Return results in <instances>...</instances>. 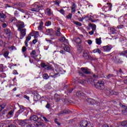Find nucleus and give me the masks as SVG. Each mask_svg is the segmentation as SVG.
Here are the masks:
<instances>
[{"label": "nucleus", "instance_id": "1", "mask_svg": "<svg viewBox=\"0 0 127 127\" xmlns=\"http://www.w3.org/2000/svg\"><path fill=\"white\" fill-rule=\"evenodd\" d=\"M37 3H36L32 5L33 8L31 9V11L38 12L40 10V7H43L44 6V5H38Z\"/></svg>", "mask_w": 127, "mask_h": 127}, {"label": "nucleus", "instance_id": "2", "mask_svg": "<svg viewBox=\"0 0 127 127\" xmlns=\"http://www.w3.org/2000/svg\"><path fill=\"white\" fill-rule=\"evenodd\" d=\"M18 124L19 126H21L22 127H24L26 125L28 124H30V120L28 121L27 120H19Z\"/></svg>", "mask_w": 127, "mask_h": 127}, {"label": "nucleus", "instance_id": "3", "mask_svg": "<svg viewBox=\"0 0 127 127\" xmlns=\"http://www.w3.org/2000/svg\"><path fill=\"white\" fill-rule=\"evenodd\" d=\"M18 31H20V39H22L26 35V29L25 28L18 30Z\"/></svg>", "mask_w": 127, "mask_h": 127}, {"label": "nucleus", "instance_id": "4", "mask_svg": "<svg viewBox=\"0 0 127 127\" xmlns=\"http://www.w3.org/2000/svg\"><path fill=\"white\" fill-rule=\"evenodd\" d=\"M90 125L92 124H91V123L87 122L86 121H82L80 123V126L81 127H89V126L91 127Z\"/></svg>", "mask_w": 127, "mask_h": 127}, {"label": "nucleus", "instance_id": "5", "mask_svg": "<svg viewBox=\"0 0 127 127\" xmlns=\"http://www.w3.org/2000/svg\"><path fill=\"white\" fill-rule=\"evenodd\" d=\"M112 48H113V47H112V45H108L102 47L104 52H109V51H111L112 50Z\"/></svg>", "mask_w": 127, "mask_h": 127}, {"label": "nucleus", "instance_id": "6", "mask_svg": "<svg viewBox=\"0 0 127 127\" xmlns=\"http://www.w3.org/2000/svg\"><path fill=\"white\" fill-rule=\"evenodd\" d=\"M118 20L120 23H122L125 26L127 27V21H126V19H124V18H122V17H120L119 18Z\"/></svg>", "mask_w": 127, "mask_h": 127}, {"label": "nucleus", "instance_id": "7", "mask_svg": "<svg viewBox=\"0 0 127 127\" xmlns=\"http://www.w3.org/2000/svg\"><path fill=\"white\" fill-rule=\"evenodd\" d=\"M17 26L18 27V31L23 29L24 27V23H23V22H20L17 24Z\"/></svg>", "mask_w": 127, "mask_h": 127}, {"label": "nucleus", "instance_id": "8", "mask_svg": "<svg viewBox=\"0 0 127 127\" xmlns=\"http://www.w3.org/2000/svg\"><path fill=\"white\" fill-rule=\"evenodd\" d=\"M46 14L49 16L52 15L53 14V12L51 11V9L47 8L46 10Z\"/></svg>", "mask_w": 127, "mask_h": 127}, {"label": "nucleus", "instance_id": "9", "mask_svg": "<svg viewBox=\"0 0 127 127\" xmlns=\"http://www.w3.org/2000/svg\"><path fill=\"white\" fill-rule=\"evenodd\" d=\"M105 83L104 81H99L96 83L97 86L99 87V88H103L104 86Z\"/></svg>", "mask_w": 127, "mask_h": 127}, {"label": "nucleus", "instance_id": "10", "mask_svg": "<svg viewBox=\"0 0 127 127\" xmlns=\"http://www.w3.org/2000/svg\"><path fill=\"white\" fill-rule=\"evenodd\" d=\"M70 8L71 9V12H76V4L75 3H72Z\"/></svg>", "mask_w": 127, "mask_h": 127}, {"label": "nucleus", "instance_id": "11", "mask_svg": "<svg viewBox=\"0 0 127 127\" xmlns=\"http://www.w3.org/2000/svg\"><path fill=\"white\" fill-rule=\"evenodd\" d=\"M81 71H82L83 73H84V74H90V73H91L90 70L86 68H84V67H82L81 68Z\"/></svg>", "mask_w": 127, "mask_h": 127}, {"label": "nucleus", "instance_id": "12", "mask_svg": "<svg viewBox=\"0 0 127 127\" xmlns=\"http://www.w3.org/2000/svg\"><path fill=\"white\" fill-rule=\"evenodd\" d=\"M6 18V16L4 14L0 13V21L3 22L4 21V19Z\"/></svg>", "mask_w": 127, "mask_h": 127}, {"label": "nucleus", "instance_id": "13", "mask_svg": "<svg viewBox=\"0 0 127 127\" xmlns=\"http://www.w3.org/2000/svg\"><path fill=\"white\" fill-rule=\"evenodd\" d=\"M30 39H31V36H30V35L26 37V41H25V46H26V47L28 46V44L27 43L28 42V41H29V40H30Z\"/></svg>", "mask_w": 127, "mask_h": 127}, {"label": "nucleus", "instance_id": "14", "mask_svg": "<svg viewBox=\"0 0 127 127\" xmlns=\"http://www.w3.org/2000/svg\"><path fill=\"white\" fill-rule=\"evenodd\" d=\"M30 122H31V121H34V122H36V121H38V117L37 116H32L30 117Z\"/></svg>", "mask_w": 127, "mask_h": 127}, {"label": "nucleus", "instance_id": "15", "mask_svg": "<svg viewBox=\"0 0 127 127\" xmlns=\"http://www.w3.org/2000/svg\"><path fill=\"white\" fill-rule=\"evenodd\" d=\"M11 33V32L10 31V30L8 29H5L4 30V34L6 35L7 36H10Z\"/></svg>", "mask_w": 127, "mask_h": 127}, {"label": "nucleus", "instance_id": "16", "mask_svg": "<svg viewBox=\"0 0 127 127\" xmlns=\"http://www.w3.org/2000/svg\"><path fill=\"white\" fill-rule=\"evenodd\" d=\"M55 100L56 101V102H59V101H60V95L57 94H55Z\"/></svg>", "mask_w": 127, "mask_h": 127}, {"label": "nucleus", "instance_id": "17", "mask_svg": "<svg viewBox=\"0 0 127 127\" xmlns=\"http://www.w3.org/2000/svg\"><path fill=\"white\" fill-rule=\"evenodd\" d=\"M96 43L98 45H100L102 43V38H96Z\"/></svg>", "mask_w": 127, "mask_h": 127}, {"label": "nucleus", "instance_id": "18", "mask_svg": "<svg viewBox=\"0 0 127 127\" xmlns=\"http://www.w3.org/2000/svg\"><path fill=\"white\" fill-rule=\"evenodd\" d=\"M110 31L111 33L113 34H115V33H118V31L116 29V28L112 27L110 28Z\"/></svg>", "mask_w": 127, "mask_h": 127}, {"label": "nucleus", "instance_id": "19", "mask_svg": "<svg viewBox=\"0 0 127 127\" xmlns=\"http://www.w3.org/2000/svg\"><path fill=\"white\" fill-rule=\"evenodd\" d=\"M36 55V52H35V50L33 51L31 53V56L33 58H34V59H35V57H37V55Z\"/></svg>", "mask_w": 127, "mask_h": 127}, {"label": "nucleus", "instance_id": "20", "mask_svg": "<svg viewBox=\"0 0 127 127\" xmlns=\"http://www.w3.org/2000/svg\"><path fill=\"white\" fill-rule=\"evenodd\" d=\"M93 53H99V54H101L102 53V51L99 49H95L93 51Z\"/></svg>", "mask_w": 127, "mask_h": 127}, {"label": "nucleus", "instance_id": "21", "mask_svg": "<svg viewBox=\"0 0 127 127\" xmlns=\"http://www.w3.org/2000/svg\"><path fill=\"white\" fill-rule=\"evenodd\" d=\"M89 26L92 27V30L93 31H95V30H96L97 27L95 24H90Z\"/></svg>", "mask_w": 127, "mask_h": 127}, {"label": "nucleus", "instance_id": "22", "mask_svg": "<svg viewBox=\"0 0 127 127\" xmlns=\"http://www.w3.org/2000/svg\"><path fill=\"white\" fill-rule=\"evenodd\" d=\"M79 83L82 85H85V84H87L88 83V81H87V80H80Z\"/></svg>", "mask_w": 127, "mask_h": 127}, {"label": "nucleus", "instance_id": "23", "mask_svg": "<svg viewBox=\"0 0 127 127\" xmlns=\"http://www.w3.org/2000/svg\"><path fill=\"white\" fill-rule=\"evenodd\" d=\"M64 51H66V52H70V48L68 46H65L64 48Z\"/></svg>", "mask_w": 127, "mask_h": 127}, {"label": "nucleus", "instance_id": "24", "mask_svg": "<svg viewBox=\"0 0 127 127\" xmlns=\"http://www.w3.org/2000/svg\"><path fill=\"white\" fill-rule=\"evenodd\" d=\"M73 23H74V24H76V25H78V26H82V23L78 21H73Z\"/></svg>", "mask_w": 127, "mask_h": 127}, {"label": "nucleus", "instance_id": "25", "mask_svg": "<svg viewBox=\"0 0 127 127\" xmlns=\"http://www.w3.org/2000/svg\"><path fill=\"white\" fill-rule=\"evenodd\" d=\"M43 27V22H41L39 26L38 27L39 30H42Z\"/></svg>", "mask_w": 127, "mask_h": 127}, {"label": "nucleus", "instance_id": "26", "mask_svg": "<svg viewBox=\"0 0 127 127\" xmlns=\"http://www.w3.org/2000/svg\"><path fill=\"white\" fill-rule=\"evenodd\" d=\"M43 78L45 80H47V79L49 78V76H48V74L45 73L43 75Z\"/></svg>", "mask_w": 127, "mask_h": 127}, {"label": "nucleus", "instance_id": "27", "mask_svg": "<svg viewBox=\"0 0 127 127\" xmlns=\"http://www.w3.org/2000/svg\"><path fill=\"white\" fill-rule=\"evenodd\" d=\"M75 42L77 44H80L81 43V39L79 38H76L75 39Z\"/></svg>", "mask_w": 127, "mask_h": 127}, {"label": "nucleus", "instance_id": "28", "mask_svg": "<svg viewBox=\"0 0 127 127\" xmlns=\"http://www.w3.org/2000/svg\"><path fill=\"white\" fill-rule=\"evenodd\" d=\"M83 56L84 57V58H88V53H87V52L86 51H84L83 53Z\"/></svg>", "mask_w": 127, "mask_h": 127}, {"label": "nucleus", "instance_id": "29", "mask_svg": "<svg viewBox=\"0 0 127 127\" xmlns=\"http://www.w3.org/2000/svg\"><path fill=\"white\" fill-rule=\"evenodd\" d=\"M61 30L60 29H59L57 32L56 33V34L57 35V36H60L61 35V32H60V31Z\"/></svg>", "mask_w": 127, "mask_h": 127}, {"label": "nucleus", "instance_id": "30", "mask_svg": "<svg viewBox=\"0 0 127 127\" xmlns=\"http://www.w3.org/2000/svg\"><path fill=\"white\" fill-rule=\"evenodd\" d=\"M54 4H56V5L59 6V4L60 3V1H59V0H55L54 1Z\"/></svg>", "mask_w": 127, "mask_h": 127}, {"label": "nucleus", "instance_id": "31", "mask_svg": "<svg viewBox=\"0 0 127 127\" xmlns=\"http://www.w3.org/2000/svg\"><path fill=\"white\" fill-rule=\"evenodd\" d=\"M88 101H89V102H90V103L91 104V105H94V104H95V100H94V99L89 98V99H88Z\"/></svg>", "mask_w": 127, "mask_h": 127}, {"label": "nucleus", "instance_id": "32", "mask_svg": "<svg viewBox=\"0 0 127 127\" xmlns=\"http://www.w3.org/2000/svg\"><path fill=\"white\" fill-rule=\"evenodd\" d=\"M46 26H50L51 25V22L50 21H48L45 23Z\"/></svg>", "mask_w": 127, "mask_h": 127}, {"label": "nucleus", "instance_id": "33", "mask_svg": "<svg viewBox=\"0 0 127 127\" xmlns=\"http://www.w3.org/2000/svg\"><path fill=\"white\" fill-rule=\"evenodd\" d=\"M110 6H107L104 7L105 12H107V11H109L110 10Z\"/></svg>", "mask_w": 127, "mask_h": 127}, {"label": "nucleus", "instance_id": "34", "mask_svg": "<svg viewBox=\"0 0 127 127\" xmlns=\"http://www.w3.org/2000/svg\"><path fill=\"white\" fill-rule=\"evenodd\" d=\"M122 126L123 127H127V121L123 122L122 124Z\"/></svg>", "mask_w": 127, "mask_h": 127}, {"label": "nucleus", "instance_id": "35", "mask_svg": "<svg viewBox=\"0 0 127 127\" xmlns=\"http://www.w3.org/2000/svg\"><path fill=\"white\" fill-rule=\"evenodd\" d=\"M3 64H0V72H3Z\"/></svg>", "mask_w": 127, "mask_h": 127}, {"label": "nucleus", "instance_id": "36", "mask_svg": "<svg viewBox=\"0 0 127 127\" xmlns=\"http://www.w3.org/2000/svg\"><path fill=\"white\" fill-rule=\"evenodd\" d=\"M3 56L5 57V58H6L7 56H8V52L6 51L4 53Z\"/></svg>", "mask_w": 127, "mask_h": 127}, {"label": "nucleus", "instance_id": "37", "mask_svg": "<svg viewBox=\"0 0 127 127\" xmlns=\"http://www.w3.org/2000/svg\"><path fill=\"white\" fill-rule=\"evenodd\" d=\"M113 77H114V75L109 74L107 76H106V79H110V78H112Z\"/></svg>", "mask_w": 127, "mask_h": 127}, {"label": "nucleus", "instance_id": "38", "mask_svg": "<svg viewBox=\"0 0 127 127\" xmlns=\"http://www.w3.org/2000/svg\"><path fill=\"white\" fill-rule=\"evenodd\" d=\"M23 112H24V109L23 108H20L18 111V114H21V113H23Z\"/></svg>", "mask_w": 127, "mask_h": 127}, {"label": "nucleus", "instance_id": "39", "mask_svg": "<svg viewBox=\"0 0 127 127\" xmlns=\"http://www.w3.org/2000/svg\"><path fill=\"white\" fill-rule=\"evenodd\" d=\"M44 126V124L42 122L39 123L38 124H37V127H43Z\"/></svg>", "mask_w": 127, "mask_h": 127}, {"label": "nucleus", "instance_id": "40", "mask_svg": "<svg viewBox=\"0 0 127 127\" xmlns=\"http://www.w3.org/2000/svg\"><path fill=\"white\" fill-rule=\"evenodd\" d=\"M62 41L63 42H67L68 40H66V38H65V37H63L62 39Z\"/></svg>", "mask_w": 127, "mask_h": 127}, {"label": "nucleus", "instance_id": "41", "mask_svg": "<svg viewBox=\"0 0 127 127\" xmlns=\"http://www.w3.org/2000/svg\"><path fill=\"white\" fill-rule=\"evenodd\" d=\"M124 25L123 24V25H120L117 26V28H118V29H122V28H124Z\"/></svg>", "mask_w": 127, "mask_h": 127}, {"label": "nucleus", "instance_id": "42", "mask_svg": "<svg viewBox=\"0 0 127 127\" xmlns=\"http://www.w3.org/2000/svg\"><path fill=\"white\" fill-rule=\"evenodd\" d=\"M52 68V66L50 65H47V66L45 67V69L47 70H50V69Z\"/></svg>", "mask_w": 127, "mask_h": 127}, {"label": "nucleus", "instance_id": "43", "mask_svg": "<svg viewBox=\"0 0 127 127\" xmlns=\"http://www.w3.org/2000/svg\"><path fill=\"white\" fill-rule=\"evenodd\" d=\"M85 18H86V17H83L82 18L80 17L79 18H78V20H79V21L83 22V21L84 20V19Z\"/></svg>", "mask_w": 127, "mask_h": 127}, {"label": "nucleus", "instance_id": "44", "mask_svg": "<svg viewBox=\"0 0 127 127\" xmlns=\"http://www.w3.org/2000/svg\"><path fill=\"white\" fill-rule=\"evenodd\" d=\"M67 18L71 19L72 18V14L70 13L66 16Z\"/></svg>", "mask_w": 127, "mask_h": 127}, {"label": "nucleus", "instance_id": "45", "mask_svg": "<svg viewBox=\"0 0 127 127\" xmlns=\"http://www.w3.org/2000/svg\"><path fill=\"white\" fill-rule=\"evenodd\" d=\"M62 14H64L65 13V11L63 9H61L59 11Z\"/></svg>", "mask_w": 127, "mask_h": 127}, {"label": "nucleus", "instance_id": "46", "mask_svg": "<svg viewBox=\"0 0 127 127\" xmlns=\"http://www.w3.org/2000/svg\"><path fill=\"white\" fill-rule=\"evenodd\" d=\"M76 96H82V94L81 93V91H77L76 94Z\"/></svg>", "mask_w": 127, "mask_h": 127}, {"label": "nucleus", "instance_id": "47", "mask_svg": "<svg viewBox=\"0 0 127 127\" xmlns=\"http://www.w3.org/2000/svg\"><path fill=\"white\" fill-rule=\"evenodd\" d=\"M7 26V25L5 23H3L2 24V27H3V28H5V27H6Z\"/></svg>", "mask_w": 127, "mask_h": 127}, {"label": "nucleus", "instance_id": "48", "mask_svg": "<svg viewBox=\"0 0 127 127\" xmlns=\"http://www.w3.org/2000/svg\"><path fill=\"white\" fill-rule=\"evenodd\" d=\"M87 43L89 45H91L92 44V43H93V42L91 40H87Z\"/></svg>", "mask_w": 127, "mask_h": 127}, {"label": "nucleus", "instance_id": "49", "mask_svg": "<svg viewBox=\"0 0 127 127\" xmlns=\"http://www.w3.org/2000/svg\"><path fill=\"white\" fill-rule=\"evenodd\" d=\"M41 65L44 68H46V67H47V65H46L45 63H42Z\"/></svg>", "mask_w": 127, "mask_h": 127}, {"label": "nucleus", "instance_id": "50", "mask_svg": "<svg viewBox=\"0 0 127 127\" xmlns=\"http://www.w3.org/2000/svg\"><path fill=\"white\" fill-rule=\"evenodd\" d=\"M13 75H18V72H17V71L14 70H13Z\"/></svg>", "mask_w": 127, "mask_h": 127}, {"label": "nucleus", "instance_id": "51", "mask_svg": "<svg viewBox=\"0 0 127 127\" xmlns=\"http://www.w3.org/2000/svg\"><path fill=\"white\" fill-rule=\"evenodd\" d=\"M41 118H42V119H43V120H44V121H45V122L46 123H47L48 122H49L48 120H47V119H46V118H45V117H43V116H41Z\"/></svg>", "mask_w": 127, "mask_h": 127}, {"label": "nucleus", "instance_id": "52", "mask_svg": "<svg viewBox=\"0 0 127 127\" xmlns=\"http://www.w3.org/2000/svg\"><path fill=\"white\" fill-rule=\"evenodd\" d=\"M25 51H26V47L24 46V47H22V52H24Z\"/></svg>", "mask_w": 127, "mask_h": 127}, {"label": "nucleus", "instance_id": "53", "mask_svg": "<svg viewBox=\"0 0 127 127\" xmlns=\"http://www.w3.org/2000/svg\"><path fill=\"white\" fill-rule=\"evenodd\" d=\"M8 116H12V115H13V112L12 111H10L8 113Z\"/></svg>", "mask_w": 127, "mask_h": 127}, {"label": "nucleus", "instance_id": "54", "mask_svg": "<svg viewBox=\"0 0 127 127\" xmlns=\"http://www.w3.org/2000/svg\"><path fill=\"white\" fill-rule=\"evenodd\" d=\"M89 34H90V35H93V34H94V31H89L88 32Z\"/></svg>", "mask_w": 127, "mask_h": 127}, {"label": "nucleus", "instance_id": "55", "mask_svg": "<svg viewBox=\"0 0 127 127\" xmlns=\"http://www.w3.org/2000/svg\"><path fill=\"white\" fill-rule=\"evenodd\" d=\"M8 49H9V50H13V49H14V47L13 46L9 47Z\"/></svg>", "mask_w": 127, "mask_h": 127}, {"label": "nucleus", "instance_id": "56", "mask_svg": "<svg viewBox=\"0 0 127 127\" xmlns=\"http://www.w3.org/2000/svg\"><path fill=\"white\" fill-rule=\"evenodd\" d=\"M37 42V40L36 39H35L33 40V44H35Z\"/></svg>", "mask_w": 127, "mask_h": 127}, {"label": "nucleus", "instance_id": "57", "mask_svg": "<svg viewBox=\"0 0 127 127\" xmlns=\"http://www.w3.org/2000/svg\"><path fill=\"white\" fill-rule=\"evenodd\" d=\"M24 99H26L27 100H29V97H28L26 95L24 96Z\"/></svg>", "mask_w": 127, "mask_h": 127}, {"label": "nucleus", "instance_id": "58", "mask_svg": "<svg viewBox=\"0 0 127 127\" xmlns=\"http://www.w3.org/2000/svg\"><path fill=\"white\" fill-rule=\"evenodd\" d=\"M60 53H61V54H65V51H64L63 50H61Z\"/></svg>", "mask_w": 127, "mask_h": 127}, {"label": "nucleus", "instance_id": "59", "mask_svg": "<svg viewBox=\"0 0 127 127\" xmlns=\"http://www.w3.org/2000/svg\"><path fill=\"white\" fill-rule=\"evenodd\" d=\"M46 107L47 108V109H49V108H50V105H49V104H47L46 106Z\"/></svg>", "mask_w": 127, "mask_h": 127}, {"label": "nucleus", "instance_id": "60", "mask_svg": "<svg viewBox=\"0 0 127 127\" xmlns=\"http://www.w3.org/2000/svg\"><path fill=\"white\" fill-rule=\"evenodd\" d=\"M34 34L36 35H38V34H39V32L38 31H36L34 32Z\"/></svg>", "mask_w": 127, "mask_h": 127}, {"label": "nucleus", "instance_id": "61", "mask_svg": "<svg viewBox=\"0 0 127 127\" xmlns=\"http://www.w3.org/2000/svg\"><path fill=\"white\" fill-rule=\"evenodd\" d=\"M91 17H93V18H98V16L94 15L93 16H91Z\"/></svg>", "mask_w": 127, "mask_h": 127}, {"label": "nucleus", "instance_id": "62", "mask_svg": "<svg viewBox=\"0 0 127 127\" xmlns=\"http://www.w3.org/2000/svg\"><path fill=\"white\" fill-rule=\"evenodd\" d=\"M79 75H80V76H84L83 72H79Z\"/></svg>", "mask_w": 127, "mask_h": 127}, {"label": "nucleus", "instance_id": "63", "mask_svg": "<svg viewBox=\"0 0 127 127\" xmlns=\"http://www.w3.org/2000/svg\"><path fill=\"white\" fill-rule=\"evenodd\" d=\"M97 20H92V19L91 20L92 22H95L97 21Z\"/></svg>", "mask_w": 127, "mask_h": 127}, {"label": "nucleus", "instance_id": "64", "mask_svg": "<svg viewBox=\"0 0 127 127\" xmlns=\"http://www.w3.org/2000/svg\"><path fill=\"white\" fill-rule=\"evenodd\" d=\"M124 83H125V84H127V79H125V80H124Z\"/></svg>", "mask_w": 127, "mask_h": 127}]
</instances>
